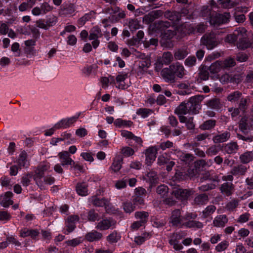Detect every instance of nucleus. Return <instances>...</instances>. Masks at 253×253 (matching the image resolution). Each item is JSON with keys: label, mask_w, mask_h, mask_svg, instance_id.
I'll list each match as a JSON object with an SVG mask.
<instances>
[{"label": "nucleus", "mask_w": 253, "mask_h": 253, "mask_svg": "<svg viewBox=\"0 0 253 253\" xmlns=\"http://www.w3.org/2000/svg\"><path fill=\"white\" fill-rule=\"evenodd\" d=\"M189 53L188 48L183 46L175 50L173 57L176 60H182L184 59Z\"/></svg>", "instance_id": "4468645a"}, {"label": "nucleus", "mask_w": 253, "mask_h": 253, "mask_svg": "<svg viewBox=\"0 0 253 253\" xmlns=\"http://www.w3.org/2000/svg\"><path fill=\"white\" fill-rule=\"evenodd\" d=\"M179 159L181 161L187 163L193 161V157L191 154L180 153Z\"/></svg>", "instance_id": "bf43d9fd"}, {"label": "nucleus", "mask_w": 253, "mask_h": 253, "mask_svg": "<svg viewBox=\"0 0 253 253\" xmlns=\"http://www.w3.org/2000/svg\"><path fill=\"white\" fill-rule=\"evenodd\" d=\"M150 236V234L148 233H144L141 236L136 237L134 239V242L137 245L142 244L147 238H148Z\"/></svg>", "instance_id": "052dcab7"}, {"label": "nucleus", "mask_w": 253, "mask_h": 253, "mask_svg": "<svg viewBox=\"0 0 253 253\" xmlns=\"http://www.w3.org/2000/svg\"><path fill=\"white\" fill-rule=\"evenodd\" d=\"M239 159L242 164H248L253 160V152H245L240 156Z\"/></svg>", "instance_id": "cd10ccee"}, {"label": "nucleus", "mask_w": 253, "mask_h": 253, "mask_svg": "<svg viewBox=\"0 0 253 253\" xmlns=\"http://www.w3.org/2000/svg\"><path fill=\"white\" fill-rule=\"evenodd\" d=\"M239 203V200L233 199L227 203L226 206V209L229 211H233L238 206Z\"/></svg>", "instance_id": "de8ad7c7"}, {"label": "nucleus", "mask_w": 253, "mask_h": 253, "mask_svg": "<svg viewBox=\"0 0 253 253\" xmlns=\"http://www.w3.org/2000/svg\"><path fill=\"white\" fill-rule=\"evenodd\" d=\"M76 191L79 195L86 196L87 193V185L85 183H78L76 186Z\"/></svg>", "instance_id": "c9c22d12"}, {"label": "nucleus", "mask_w": 253, "mask_h": 253, "mask_svg": "<svg viewBox=\"0 0 253 253\" xmlns=\"http://www.w3.org/2000/svg\"><path fill=\"white\" fill-rule=\"evenodd\" d=\"M135 217L137 219H139V221H142L143 223H144L149 216V214L146 211H137L135 213Z\"/></svg>", "instance_id": "864d4df0"}, {"label": "nucleus", "mask_w": 253, "mask_h": 253, "mask_svg": "<svg viewBox=\"0 0 253 253\" xmlns=\"http://www.w3.org/2000/svg\"><path fill=\"white\" fill-rule=\"evenodd\" d=\"M219 4L225 8H229L233 7L236 3L231 0H217Z\"/></svg>", "instance_id": "3c124183"}, {"label": "nucleus", "mask_w": 253, "mask_h": 253, "mask_svg": "<svg viewBox=\"0 0 253 253\" xmlns=\"http://www.w3.org/2000/svg\"><path fill=\"white\" fill-rule=\"evenodd\" d=\"M121 153L125 157H129L133 155L134 151L129 147H124L121 149Z\"/></svg>", "instance_id": "e2e57ef3"}, {"label": "nucleus", "mask_w": 253, "mask_h": 253, "mask_svg": "<svg viewBox=\"0 0 253 253\" xmlns=\"http://www.w3.org/2000/svg\"><path fill=\"white\" fill-rule=\"evenodd\" d=\"M207 26L203 23H200L198 24L195 28L191 27L189 28V32L190 33H204L206 29Z\"/></svg>", "instance_id": "37998d69"}, {"label": "nucleus", "mask_w": 253, "mask_h": 253, "mask_svg": "<svg viewBox=\"0 0 253 253\" xmlns=\"http://www.w3.org/2000/svg\"><path fill=\"white\" fill-rule=\"evenodd\" d=\"M116 225V221L112 218L104 219L99 221L96 228L100 230H106L110 228H115Z\"/></svg>", "instance_id": "1a4fd4ad"}, {"label": "nucleus", "mask_w": 253, "mask_h": 253, "mask_svg": "<svg viewBox=\"0 0 253 253\" xmlns=\"http://www.w3.org/2000/svg\"><path fill=\"white\" fill-rule=\"evenodd\" d=\"M223 149L225 152L227 154H235L238 151L239 146L236 142H231L225 144L223 146Z\"/></svg>", "instance_id": "4be33fe9"}, {"label": "nucleus", "mask_w": 253, "mask_h": 253, "mask_svg": "<svg viewBox=\"0 0 253 253\" xmlns=\"http://www.w3.org/2000/svg\"><path fill=\"white\" fill-rule=\"evenodd\" d=\"M152 111L147 108H141L137 110V114L140 115L142 118H145L148 116Z\"/></svg>", "instance_id": "338daca9"}, {"label": "nucleus", "mask_w": 253, "mask_h": 253, "mask_svg": "<svg viewBox=\"0 0 253 253\" xmlns=\"http://www.w3.org/2000/svg\"><path fill=\"white\" fill-rule=\"evenodd\" d=\"M169 191V188L167 186L165 185H161L159 186L156 189V192L158 194L160 195L161 197L165 196Z\"/></svg>", "instance_id": "4d7b16f0"}, {"label": "nucleus", "mask_w": 253, "mask_h": 253, "mask_svg": "<svg viewBox=\"0 0 253 253\" xmlns=\"http://www.w3.org/2000/svg\"><path fill=\"white\" fill-rule=\"evenodd\" d=\"M209 201L208 196L206 194L197 195L193 200V205H203L207 204Z\"/></svg>", "instance_id": "393cba45"}, {"label": "nucleus", "mask_w": 253, "mask_h": 253, "mask_svg": "<svg viewBox=\"0 0 253 253\" xmlns=\"http://www.w3.org/2000/svg\"><path fill=\"white\" fill-rule=\"evenodd\" d=\"M239 127L243 131H245L250 128L248 118L244 117L242 118L239 123Z\"/></svg>", "instance_id": "603ef678"}, {"label": "nucleus", "mask_w": 253, "mask_h": 253, "mask_svg": "<svg viewBox=\"0 0 253 253\" xmlns=\"http://www.w3.org/2000/svg\"><path fill=\"white\" fill-rule=\"evenodd\" d=\"M186 13V9L182 10L180 12L175 11L167 10L164 13V16L167 19L173 22H178L181 19L182 15H184Z\"/></svg>", "instance_id": "0eeeda50"}, {"label": "nucleus", "mask_w": 253, "mask_h": 253, "mask_svg": "<svg viewBox=\"0 0 253 253\" xmlns=\"http://www.w3.org/2000/svg\"><path fill=\"white\" fill-rule=\"evenodd\" d=\"M102 237V235L101 233L93 230L86 234L85 239L89 242H93L100 240Z\"/></svg>", "instance_id": "c85d7f7f"}, {"label": "nucleus", "mask_w": 253, "mask_h": 253, "mask_svg": "<svg viewBox=\"0 0 253 253\" xmlns=\"http://www.w3.org/2000/svg\"><path fill=\"white\" fill-rule=\"evenodd\" d=\"M203 99V96L200 95L191 97L189 99L186 103L190 114H196L199 113L200 104Z\"/></svg>", "instance_id": "7ed1b4c3"}, {"label": "nucleus", "mask_w": 253, "mask_h": 253, "mask_svg": "<svg viewBox=\"0 0 253 253\" xmlns=\"http://www.w3.org/2000/svg\"><path fill=\"white\" fill-rule=\"evenodd\" d=\"M170 68L173 71L174 76L182 78L186 75V71L183 66L178 62L170 65Z\"/></svg>", "instance_id": "9d476101"}, {"label": "nucleus", "mask_w": 253, "mask_h": 253, "mask_svg": "<svg viewBox=\"0 0 253 253\" xmlns=\"http://www.w3.org/2000/svg\"><path fill=\"white\" fill-rule=\"evenodd\" d=\"M157 150L154 147L148 148L145 151L146 163L148 166H150L156 159Z\"/></svg>", "instance_id": "f8f14e48"}, {"label": "nucleus", "mask_w": 253, "mask_h": 253, "mask_svg": "<svg viewBox=\"0 0 253 253\" xmlns=\"http://www.w3.org/2000/svg\"><path fill=\"white\" fill-rule=\"evenodd\" d=\"M77 119L78 117H74L67 120H62L58 123L55 125L54 128L59 129L62 127H68L70 126V125L75 122Z\"/></svg>", "instance_id": "b1692460"}, {"label": "nucleus", "mask_w": 253, "mask_h": 253, "mask_svg": "<svg viewBox=\"0 0 253 253\" xmlns=\"http://www.w3.org/2000/svg\"><path fill=\"white\" fill-rule=\"evenodd\" d=\"M162 34L163 35V38L165 39H171L176 35V32L174 30V28L171 26L169 28L165 30Z\"/></svg>", "instance_id": "ea45409f"}, {"label": "nucleus", "mask_w": 253, "mask_h": 253, "mask_svg": "<svg viewBox=\"0 0 253 253\" xmlns=\"http://www.w3.org/2000/svg\"><path fill=\"white\" fill-rule=\"evenodd\" d=\"M132 124V122L130 121L123 120L121 119H117L114 122V125L118 127L122 126H130Z\"/></svg>", "instance_id": "c03bdc74"}, {"label": "nucleus", "mask_w": 253, "mask_h": 253, "mask_svg": "<svg viewBox=\"0 0 253 253\" xmlns=\"http://www.w3.org/2000/svg\"><path fill=\"white\" fill-rule=\"evenodd\" d=\"M27 158V153L25 151L21 152L17 160L18 166H19L20 169H21L22 167L27 168L29 166V163L28 162Z\"/></svg>", "instance_id": "5701e85b"}, {"label": "nucleus", "mask_w": 253, "mask_h": 253, "mask_svg": "<svg viewBox=\"0 0 253 253\" xmlns=\"http://www.w3.org/2000/svg\"><path fill=\"white\" fill-rule=\"evenodd\" d=\"M33 177L34 178V174L32 173H28L23 175L21 178V183L23 186L27 187L30 184V178Z\"/></svg>", "instance_id": "8fccbe9b"}, {"label": "nucleus", "mask_w": 253, "mask_h": 253, "mask_svg": "<svg viewBox=\"0 0 253 253\" xmlns=\"http://www.w3.org/2000/svg\"><path fill=\"white\" fill-rule=\"evenodd\" d=\"M49 169L48 165L42 164L39 165L34 170V180L41 190L45 189L46 184L51 185L55 181V178L51 175L44 176V172Z\"/></svg>", "instance_id": "f257e3e1"}, {"label": "nucleus", "mask_w": 253, "mask_h": 253, "mask_svg": "<svg viewBox=\"0 0 253 253\" xmlns=\"http://www.w3.org/2000/svg\"><path fill=\"white\" fill-rule=\"evenodd\" d=\"M161 75L166 82H173L174 81L175 76L173 71L170 68V66L162 70Z\"/></svg>", "instance_id": "f3484780"}, {"label": "nucleus", "mask_w": 253, "mask_h": 253, "mask_svg": "<svg viewBox=\"0 0 253 253\" xmlns=\"http://www.w3.org/2000/svg\"><path fill=\"white\" fill-rule=\"evenodd\" d=\"M222 67L223 68H230L235 65V61L233 58L229 57L224 61H221Z\"/></svg>", "instance_id": "09e8293b"}, {"label": "nucleus", "mask_w": 253, "mask_h": 253, "mask_svg": "<svg viewBox=\"0 0 253 253\" xmlns=\"http://www.w3.org/2000/svg\"><path fill=\"white\" fill-rule=\"evenodd\" d=\"M123 158L121 156H117L114 160L113 163L110 167L114 172H117L120 170L122 168V164L123 163Z\"/></svg>", "instance_id": "a878e982"}, {"label": "nucleus", "mask_w": 253, "mask_h": 253, "mask_svg": "<svg viewBox=\"0 0 253 253\" xmlns=\"http://www.w3.org/2000/svg\"><path fill=\"white\" fill-rule=\"evenodd\" d=\"M194 193V191L192 189H184L179 188H174L171 192V194L174 195L176 199L181 201L187 200Z\"/></svg>", "instance_id": "39448f33"}, {"label": "nucleus", "mask_w": 253, "mask_h": 253, "mask_svg": "<svg viewBox=\"0 0 253 253\" xmlns=\"http://www.w3.org/2000/svg\"><path fill=\"white\" fill-rule=\"evenodd\" d=\"M180 90L177 93L180 95H188L191 93L192 88L190 85L185 83H180L177 85Z\"/></svg>", "instance_id": "412c9836"}, {"label": "nucleus", "mask_w": 253, "mask_h": 253, "mask_svg": "<svg viewBox=\"0 0 253 253\" xmlns=\"http://www.w3.org/2000/svg\"><path fill=\"white\" fill-rule=\"evenodd\" d=\"M230 132L225 131L224 132L215 135L212 137V141L214 143H221L227 141L230 137Z\"/></svg>", "instance_id": "2eb2a0df"}, {"label": "nucleus", "mask_w": 253, "mask_h": 253, "mask_svg": "<svg viewBox=\"0 0 253 253\" xmlns=\"http://www.w3.org/2000/svg\"><path fill=\"white\" fill-rule=\"evenodd\" d=\"M242 97V93L239 91H235L231 92L227 96V100L232 103L238 101Z\"/></svg>", "instance_id": "72a5a7b5"}, {"label": "nucleus", "mask_w": 253, "mask_h": 253, "mask_svg": "<svg viewBox=\"0 0 253 253\" xmlns=\"http://www.w3.org/2000/svg\"><path fill=\"white\" fill-rule=\"evenodd\" d=\"M75 10L74 4H70L63 9V14L65 16L72 14Z\"/></svg>", "instance_id": "0e129e2a"}, {"label": "nucleus", "mask_w": 253, "mask_h": 253, "mask_svg": "<svg viewBox=\"0 0 253 253\" xmlns=\"http://www.w3.org/2000/svg\"><path fill=\"white\" fill-rule=\"evenodd\" d=\"M151 65V61L150 57L145 58V59L141 60L139 62V66L141 68H143L147 69Z\"/></svg>", "instance_id": "774afa93"}, {"label": "nucleus", "mask_w": 253, "mask_h": 253, "mask_svg": "<svg viewBox=\"0 0 253 253\" xmlns=\"http://www.w3.org/2000/svg\"><path fill=\"white\" fill-rule=\"evenodd\" d=\"M120 239L121 235L116 231H114L107 237V240L112 244L117 243Z\"/></svg>", "instance_id": "58836bf2"}, {"label": "nucleus", "mask_w": 253, "mask_h": 253, "mask_svg": "<svg viewBox=\"0 0 253 253\" xmlns=\"http://www.w3.org/2000/svg\"><path fill=\"white\" fill-rule=\"evenodd\" d=\"M171 26L170 23L167 21H159L155 24V27L156 29L160 31L162 33Z\"/></svg>", "instance_id": "7c9ffc66"}, {"label": "nucleus", "mask_w": 253, "mask_h": 253, "mask_svg": "<svg viewBox=\"0 0 253 253\" xmlns=\"http://www.w3.org/2000/svg\"><path fill=\"white\" fill-rule=\"evenodd\" d=\"M215 209L216 208L214 206H209L203 211V214L205 217H208L212 214L214 212Z\"/></svg>", "instance_id": "69168bd1"}, {"label": "nucleus", "mask_w": 253, "mask_h": 253, "mask_svg": "<svg viewBox=\"0 0 253 253\" xmlns=\"http://www.w3.org/2000/svg\"><path fill=\"white\" fill-rule=\"evenodd\" d=\"M247 37L246 29L243 27H240L235 31L233 34L227 35L225 41L229 43L237 42V47L239 49H244L249 46Z\"/></svg>", "instance_id": "f03ea898"}, {"label": "nucleus", "mask_w": 253, "mask_h": 253, "mask_svg": "<svg viewBox=\"0 0 253 253\" xmlns=\"http://www.w3.org/2000/svg\"><path fill=\"white\" fill-rule=\"evenodd\" d=\"M248 168L246 166L240 164L234 166L231 169L230 173L234 175H244L247 171Z\"/></svg>", "instance_id": "6ab92c4d"}, {"label": "nucleus", "mask_w": 253, "mask_h": 253, "mask_svg": "<svg viewBox=\"0 0 253 253\" xmlns=\"http://www.w3.org/2000/svg\"><path fill=\"white\" fill-rule=\"evenodd\" d=\"M220 150L219 145H212L206 151V153L208 156H214L217 154Z\"/></svg>", "instance_id": "49530a36"}, {"label": "nucleus", "mask_w": 253, "mask_h": 253, "mask_svg": "<svg viewBox=\"0 0 253 253\" xmlns=\"http://www.w3.org/2000/svg\"><path fill=\"white\" fill-rule=\"evenodd\" d=\"M58 155L62 166L72 165V164H74V161L70 157V155L68 152L62 151L59 153Z\"/></svg>", "instance_id": "ddd939ff"}, {"label": "nucleus", "mask_w": 253, "mask_h": 253, "mask_svg": "<svg viewBox=\"0 0 253 253\" xmlns=\"http://www.w3.org/2000/svg\"><path fill=\"white\" fill-rule=\"evenodd\" d=\"M208 107L214 110H219L221 108L222 105L218 98H212L206 102Z\"/></svg>", "instance_id": "bb28decb"}, {"label": "nucleus", "mask_w": 253, "mask_h": 253, "mask_svg": "<svg viewBox=\"0 0 253 253\" xmlns=\"http://www.w3.org/2000/svg\"><path fill=\"white\" fill-rule=\"evenodd\" d=\"M216 121L215 120H208L205 121L199 126V128L202 130H210L214 127Z\"/></svg>", "instance_id": "c756f323"}, {"label": "nucleus", "mask_w": 253, "mask_h": 253, "mask_svg": "<svg viewBox=\"0 0 253 253\" xmlns=\"http://www.w3.org/2000/svg\"><path fill=\"white\" fill-rule=\"evenodd\" d=\"M220 190L223 194L229 196L233 193L234 186L231 182H226L221 185Z\"/></svg>", "instance_id": "dca6fc26"}, {"label": "nucleus", "mask_w": 253, "mask_h": 253, "mask_svg": "<svg viewBox=\"0 0 253 253\" xmlns=\"http://www.w3.org/2000/svg\"><path fill=\"white\" fill-rule=\"evenodd\" d=\"M229 13L225 12L224 14H217L214 16H211L210 19V24L215 27L225 23L229 21Z\"/></svg>", "instance_id": "423d86ee"}, {"label": "nucleus", "mask_w": 253, "mask_h": 253, "mask_svg": "<svg viewBox=\"0 0 253 253\" xmlns=\"http://www.w3.org/2000/svg\"><path fill=\"white\" fill-rule=\"evenodd\" d=\"M239 101L238 108L240 111L245 112L250 105V98L249 97H242Z\"/></svg>", "instance_id": "2f4dec72"}, {"label": "nucleus", "mask_w": 253, "mask_h": 253, "mask_svg": "<svg viewBox=\"0 0 253 253\" xmlns=\"http://www.w3.org/2000/svg\"><path fill=\"white\" fill-rule=\"evenodd\" d=\"M228 246L229 243L228 241L226 240L223 241L215 247V250L217 252H220L225 251Z\"/></svg>", "instance_id": "680f3d73"}, {"label": "nucleus", "mask_w": 253, "mask_h": 253, "mask_svg": "<svg viewBox=\"0 0 253 253\" xmlns=\"http://www.w3.org/2000/svg\"><path fill=\"white\" fill-rule=\"evenodd\" d=\"M173 57L171 52H165L163 54L161 63L162 64L169 65L173 61Z\"/></svg>", "instance_id": "e433bc0d"}, {"label": "nucleus", "mask_w": 253, "mask_h": 253, "mask_svg": "<svg viewBox=\"0 0 253 253\" xmlns=\"http://www.w3.org/2000/svg\"><path fill=\"white\" fill-rule=\"evenodd\" d=\"M87 218L89 221H95L99 219L100 216L94 209H91L87 212Z\"/></svg>", "instance_id": "79ce46f5"}, {"label": "nucleus", "mask_w": 253, "mask_h": 253, "mask_svg": "<svg viewBox=\"0 0 253 253\" xmlns=\"http://www.w3.org/2000/svg\"><path fill=\"white\" fill-rule=\"evenodd\" d=\"M183 225L189 228H196L200 229L203 227V224L202 222L195 220H190L182 224Z\"/></svg>", "instance_id": "a19ab883"}, {"label": "nucleus", "mask_w": 253, "mask_h": 253, "mask_svg": "<svg viewBox=\"0 0 253 253\" xmlns=\"http://www.w3.org/2000/svg\"><path fill=\"white\" fill-rule=\"evenodd\" d=\"M128 26L129 27L130 31H135L139 29L140 27L139 21L137 19H130L128 21Z\"/></svg>", "instance_id": "a18cd8bd"}, {"label": "nucleus", "mask_w": 253, "mask_h": 253, "mask_svg": "<svg viewBox=\"0 0 253 253\" xmlns=\"http://www.w3.org/2000/svg\"><path fill=\"white\" fill-rule=\"evenodd\" d=\"M197 60L194 56L188 57L184 61V64L188 67H192L196 64Z\"/></svg>", "instance_id": "6e6d98bb"}, {"label": "nucleus", "mask_w": 253, "mask_h": 253, "mask_svg": "<svg viewBox=\"0 0 253 253\" xmlns=\"http://www.w3.org/2000/svg\"><path fill=\"white\" fill-rule=\"evenodd\" d=\"M201 43L206 45L208 49H212L218 44L214 33H206L201 38Z\"/></svg>", "instance_id": "20e7f679"}, {"label": "nucleus", "mask_w": 253, "mask_h": 253, "mask_svg": "<svg viewBox=\"0 0 253 253\" xmlns=\"http://www.w3.org/2000/svg\"><path fill=\"white\" fill-rule=\"evenodd\" d=\"M40 7L42 14H45L53 9V7L47 2H44L42 3L40 5Z\"/></svg>", "instance_id": "13d9d810"}, {"label": "nucleus", "mask_w": 253, "mask_h": 253, "mask_svg": "<svg viewBox=\"0 0 253 253\" xmlns=\"http://www.w3.org/2000/svg\"><path fill=\"white\" fill-rule=\"evenodd\" d=\"M92 204L95 207H104L107 212L109 213L111 212V209L110 208V203L109 201L106 199H100L97 197H93Z\"/></svg>", "instance_id": "9b49d317"}, {"label": "nucleus", "mask_w": 253, "mask_h": 253, "mask_svg": "<svg viewBox=\"0 0 253 253\" xmlns=\"http://www.w3.org/2000/svg\"><path fill=\"white\" fill-rule=\"evenodd\" d=\"M222 68L221 61H218L211 64L209 67V70L211 73L214 74L219 72Z\"/></svg>", "instance_id": "4c0bfd02"}, {"label": "nucleus", "mask_w": 253, "mask_h": 253, "mask_svg": "<svg viewBox=\"0 0 253 253\" xmlns=\"http://www.w3.org/2000/svg\"><path fill=\"white\" fill-rule=\"evenodd\" d=\"M226 215H219L215 217L213 221V225L217 227H223L228 222Z\"/></svg>", "instance_id": "aec40b11"}, {"label": "nucleus", "mask_w": 253, "mask_h": 253, "mask_svg": "<svg viewBox=\"0 0 253 253\" xmlns=\"http://www.w3.org/2000/svg\"><path fill=\"white\" fill-rule=\"evenodd\" d=\"M181 214V211L179 209L175 210L172 211L169 221V222L172 224V226H183V216Z\"/></svg>", "instance_id": "6e6552de"}, {"label": "nucleus", "mask_w": 253, "mask_h": 253, "mask_svg": "<svg viewBox=\"0 0 253 253\" xmlns=\"http://www.w3.org/2000/svg\"><path fill=\"white\" fill-rule=\"evenodd\" d=\"M12 195L13 193L11 192H6L4 195L1 196L0 199V205L4 208H8L10 205H12L13 202L11 200Z\"/></svg>", "instance_id": "a211bd4d"}, {"label": "nucleus", "mask_w": 253, "mask_h": 253, "mask_svg": "<svg viewBox=\"0 0 253 253\" xmlns=\"http://www.w3.org/2000/svg\"><path fill=\"white\" fill-rule=\"evenodd\" d=\"M102 36L101 29L97 26L93 27L89 31V39L92 40L98 39Z\"/></svg>", "instance_id": "473e14b6"}, {"label": "nucleus", "mask_w": 253, "mask_h": 253, "mask_svg": "<svg viewBox=\"0 0 253 253\" xmlns=\"http://www.w3.org/2000/svg\"><path fill=\"white\" fill-rule=\"evenodd\" d=\"M123 209L126 213H131L135 209V206L130 202L127 201L124 203Z\"/></svg>", "instance_id": "5fc2aeb1"}, {"label": "nucleus", "mask_w": 253, "mask_h": 253, "mask_svg": "<svg viewBox=\"0 0 253 253\" xmlns=\"http://www.w3.org/2000/svg\"><path fill=\"white\" fill-rule=\"evenodd\" d=\"M174 113L177 115H186L188 113L190 114L186 102H181L178 107L176 108L174 110Z\"/></svg>", "instance_id": "f704fd0d"}]
</instances>
